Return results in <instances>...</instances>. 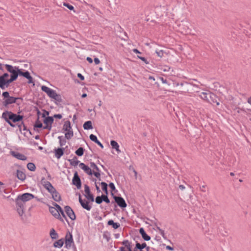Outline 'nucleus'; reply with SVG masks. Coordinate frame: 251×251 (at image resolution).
Segmentation results:
<instances>
[{
    "instance_id": "28",
    "label": "nucleus",
    "mask_w": 251,
    "mask_h": 251,
    "mask_svg": "<svg viewBox=\"0 0 251 251\" xmlns=\"http://www.w3.org/2000/svg\"><path fill=\"white\" fill-rule=\"evenodd\" d=\"M110 144L113 149H115L117 151H120L119 150V146L117 142L114 140H111Z\"/></svg>"
},
{
    "instance_id": "3",
    "label": "nucleus",
    "mask_w": 251,
    "mask_h": 251,
    "mask_svg": "<svg viewBox=\"0 0 251 251\" xmlns=\"http://www.w3.org/2000/svg\"><path fill=\"white\" fill-rule=\"evenodd\" d=\"M4 66L7 71L11 74L10 80L12 82L16 80L19 75L20 69L18 67L9 64H5Z\"/></svg>"
},
{
    "instance_id": "39",
    "label": "nucleus",
    "mask_w": 251,
    "mask_h": 251,
    "mask_svg": "<svg viewBox=\"0 0 251 251\" xmlns=\"http://www.w3.org/2000/svg\"><path fill=\"white\" fill-rule=\"evenodd\" d=\"M52 99L59 102H61L62 101L61 96L59 94H57V93L55 94V96Z\"/></svg>"
},
{
    "instance_id": "42",
    "label": "nucleus",
    "mask_w": 251,
    "mask_h": 251,
    "mask_svg": "<svg viewBox=\"0 0 251 251\" xmlns=\"http://www.w3.org/2000/svg\"><path fill=\"white\" fill-rule=\"evenodd\" d=\"M90 166L91 168H92L94 169H95L97 171L100 172L99 168L98 167V166L94 162H90Z\"/></svg>"
},
{
    "instance_id": "23",
    "label": "nucleus",
    "mask_w": 251,
    "mask_h": 251,
    "mask_svg": "<svg viewBox=\"0 0 251 251\" xmlns=\"http://www.w3.org/2000/svg\"><path fill=\"white\" fill-rule=\"evenodd\" d=\"M44 188L50 193L53 192V191L56 190L50 182L45 185Z\"/></svg>"
},
{
    "instance_id": "41",
    "label": "nucleus",
    "mask_w": 251,
    "mask_h": 251,
    "mask_svg": "<svg viewBox=\"0 0 251 251\" xmlns=\"http://www.w3.org/2000/svg\"><path fill=\"white\" fill-rule=\"evenodd\" d=\"M90 139L91 140L94 142L95 143H97L99 141L97 136L93 134L90 135Z\"/></svg>"
},
{
    "instance_id": "51",
    "label": "nucleus",
    "mask_w": 251,
    "mask_h": 251,
    "mask_svg": "<svg viewBox=\"0 0 251 251\" xmlns=\"http://www.w3.org/2000/svg\"><path fill=\"white\" fill-rule=\"evenodd\" d=\"M182 32H184L185 34H190L191 33V29L189 28L188 26H187V28H185L184 31Z\"/></svg>"
},
{
    "instance_id": "12",
    "label": "nucleus",
    "mask_w": 251,
    "mask_h": 251,
    "mask_svg": "<svg viewBox=\"0 0 251 251\" xmlns=\"http://www.w3.org/2000/svg\"><path fill=\"white\" fill-rule=\"evenodd\" d=\"M16 203L17 212L20 215L22 216L24 213L25 204H24L23 202L21 201L16 200Z\"/></svg>"
},
{
    "instance_id": "30",
    "label": "nucleus",
    "mask_w": 251,
    "mask_h": 251,
    "mask_svg": "<svg viewBox=\"0 0 251 251\" xmlns=\"http://www.w3.org/2000/svg\"><path fill=\"white\" fill-rule=\"evenodd\" d=\"M43 127L42 123L39 121V117H38L34 125V129L35 128H41Z\"/></svg>"
},
{
    "instance_id": "63",
    "label": "nucleus",
    "mask_w": 251,
    "mask_h": 251,
    "mask_svg": "<svg viewBox=\"0 0 251 251\" xmlns=\"http://www.w3.org/2000/svg\"><path fill=\"white\" fill-rule=\"evenodd\" d=\"M87 61H88L90 63H92L93 62L92 59L90 57H87L86 58Z\"/></svg>"
},
{
    "instance_id": "17",
    "label": "nucleus",
    "mask_w": 251,
    "mask_h": 251,
    "mask_svg": "<svg viewBox=\"0 0 251 251\" xmlns=\"http://www.w3.org/2000/svg\"><path fill=\"white\" fill-rule=\"evenodd\" d=\"M55 156L57 159H59L64 153V148H59L54 150Z\"/></svg>"
},
{
    "instance_id": "56",
    "label": "nucleus",
    "mask_w": 251,
    "mask_h": 251,
    "mask_svg": "<svg viewBox=\"0 0 251 251\" xmlns=\"http://www.w3.org/2000/svg\"><path fill=\"white\" fill-rule=\"evenodd\" d=\"M77 76L78 78L80 79L81 80H83L84 79V77L80 73H78Z\"/></svg>"
},
{
    "instance_id": "20",
    "label": "nucleus",
    "mask_w": 251,
    "mask_h": 251,
    "mask_svg": "<svg viewBox=\"0 0 251 251\" xmlns=\"http://www.w3.org/2000/svg\"><path fill=\"white\" fill-rule=\"evenodd\" d=\"M139 232L141 234L142 238L145 240L149 241L151 239V237L146 234L143 228H140Z\"/></svg>"
},
{
    "instance_id": "64",
    "label": "nucleus",
    "mask_w": 251,
    "mask_h": 251,
    "mask_svg": "<svg viewBox=\"0 0 251 251\" xmlns=\"http://www.w3.org/2000/svg\"><path fill=\"white\" fill-rule=\"evenodd\" d=\"M132 51L136 53H139V54H140L141 53V52H140L137 49H133Z\"/></svg>"
},
{
    "instance_id": "36",
    "label": "nucleus",
    "mask_w": 251,
    "mask_h": 251,
    "mask_svg": "<svg viewBox=\"0 0 251 251\" xmlns=\"http://www.w3.org/2000/svg\"><path fill=\"white\" fill-rule=\"evenodd\" d=\"M83 170L88 175L92 176L93 175L92 170L87 165L83 169Z\"/></svg>"
},
{
    "instance_id": "7",
    "label": "nucleus",
    "mask_w": 251,
    "mask_h": 251,
    "mask_svg": "<svg viewBox=\"0 0 251 251\" xmlns=\"http://www.w3.org/2000/svg\"><path fill=\"white\" fill-rule=\"evenodd\" d=\"M73 246H74V243L72 234L70 232H68L65 236V246L67 248L69 249Z\"/></svg>"
},
{
    "instance_id": "59",
    "label": "nucleus",
    "mask_w": 251,
    "mask_h": 251,
    "mask_svg": "<svg viewBox=\"0 0 251 251\" xmlns=\"http://www.w3.org/2000/svg\"><path fill=\"white\" fill-rule=\"evenodd\" d=\"M159 78L160 79V80H161V81L163 83H168L167 79H164L163 77H160Z\"/></svg>"
},
{
    "instance_id": "14",
    "label": "nucleus",
    "mask_w": 251,
    "mask_h": 251,
    "mask_svg": "<svg viewBox=\"0 0 251 251\" xmlns=\"http://www.w3.org/2000/svg\"><path fill=\"white\" fill-rule=\"evenodd\" d=\"M200 97L201 98L206 101H211L209 98H215V94L213 93H202L200 95Z\"/></svg>"
},
{
    "instance_id": "53",
    "label": "nucleus",
    "mask_w": 251,
    "mask_h": 251,
    "mask_svg": "<svg viewBox=\"0 0 251 251\" xmlns=\"http://www.w3.org/2000/svg\"><path fill=\"white\" fill-rule=\"evenodd\" d=\"M49 115V112L46 110H44V113L42 114V116L43 118H46V116Z\"/></svg>"
},
{
    "instance_id": "26",
    "label": "nucleus",
    "mask_w": 251,
    "mask_h": 251,
    "mask_svg": "<svg viewBox=\"0 0 251 251\" xmlns=\"http://www.w3.org/2000/svg\"><path fill=\"white\" fill-rule=\"evenodd\" d=\"M64 244V241L63 239H60L55 241L53 244V246L55 248H61Z\"/></svg>"
},
{
    "instance_id": "25",
    "label": "nucleus",
    "mask_w": 251,
    "mask_h": 251,
    "mask_svg": "<svg viewBox=\"0 0 251 251\" xmlns=\"http://www.w3.org/2000/svg\"><path fill=\"white\" fill-rule=\"evenodd\" d=\"M69 161L70 162V164L74 166H77L80 162L79 161L77 160V158L76 156H74L72 159H69Z\"/></svg>"
},
{
    "instance_id": "18",
    "label": "nucleus",
    "mask_w": 251,
    "mask_h": 251,
    "mask_svg": "<svg viewBox=\"0 0 251 251\" xmlns=\"http://www.w3.org/2000/svg\"><path fill=\"white\" fill-rule=\"evenodd\" d=\"M50 194H51L52 198L54 201L59 202L61 200V196L56 190H54L53 192H52Z\"/></svg>"
},
{
    "instance_id": "15",
    "label": "nucleus",
    "mask_w": 251,
    "mask_h": 251,
    "mask_svg": "<svg viewBox=\"0 0 251 251\" xmlns=\"http://www.w3.org/2000/svg\"><path fill=\"white\" fill-rule=\"evenodd\" d=\"M79 201L83 208L87 210H90L91 209V206L89 205V202L85 200H82L80 194H79Z\"/></svg>"
},
{
    "instance_id": "19",
    "label": "nucleus",
    "mask_w": 251,
    "mask_h": 251,
    "mask_svg": "<svg viewBox=\"0 0 251 251\" xmlns=\"http://www.w3.org/2000/svg\"><path fill=\"white\" fill-rule=\"evenodd\" d=\"M16 176L19 179L22 181L25 180L26 178L25 174L23 172L19 170H17V171Z\"/></svg>"
},
{
    "instance_id": "57",
    "label": "nucleus",
    "mask_w": 251,
    "mask_h": 251,
    "mask_svg": "<svg viewBox=\"0 0 251 251\" xmlns=\"http://www.w3.org/2000/svg\"><path fill=\"white\" fill-rule=\"evenodd\" d=\"M53 117L60 119L62 118V116L61 114H58L54 115Z\"/></svg>"
},
{
    "instance_id": "54",
    "label": "nucleus",
    "mask_w": 251,
    "mask_h": 251,
    "mask_svg": "<svg viewBox=\"0 0 251 251\" xmlns=\"http://www.w3.org/2000/svg\"><path fill=\"white\" fill-rule=\"evenodd\" d=\"M53 205L54 206H55V209H57V211H59V210H61V207L60 205H59L58 204L56 203H54L53 204Z\"/></svg>"
},
{
    "instance_id": "4",
    "label": "nucleus",
    "mask_w": 251,
    "mask_h": 251,
    "mask_svg": "<svg viewBox=\"0 0 251 251\" xmlns=\"http://www.w3.org/2000/svg\"><path fill=\"white\" fill-rule=\"evenodd\" d=\"M62 129L67 132L65 134V137L67 139L69 140L74 136L73 131L71 126V122L69 121H66L64 122Z\"/></svg>"
},
{
    "instance_id": "21",
    "label": "nucleus",
    "mask_w": 251,
    "mask_h": 251,
    "mask_svg": "<svg viewBox=\"0 0 251 251\" xmlns=\"http://www.w3.org/2000/svg\"><path fill=\"white\" fill-rule=\"evenodd\" d=\"M123 244L125 247L121 248V251H131L130 245L127 241L123 242Z\"/></svg>"
},
{
    "instance_id": "61",
    "label": "nucleus",
    "mask_w": 251,
    "mask_h": 251,
    "mask_svg": "<svg viewBox=\"0 0 251 251\" xmlns=\"http://www.w3.org/2000/svg\"><path fill=\"white\" fill-rule=\"evenodd\" d=\"M60 213L62 215V216L66 219V216L65 215V214H64V211L62 210V209L61 208V210H59V213L60 214Z\"/></svg>"
},
{
    "instance_id": "22",
    "label": "nucleus",
    "mask_w": 251,
    "mask_h": 251,
    "mask_svg": "<svg viewBox=\"0 0 251 251\" xmlns=\"http://www.w3.org/2000/svg\"><path fill=\"white\" fill-rule=\"evenodd\" d=\"M83 127L85 130L92 129L93 128L92 126V123L91 121L85 122L83 125Z\"/></svg>"
},
{
    "instance_id": "55",
    "label": "nucleus",
    "mask_w": 251,
    "mask_h": 251,
    "mask_svg": "<svg viewBox=\"0 0 251 251\" xmlns=\"http://www.w3.org/2000/svg\"><path fill=\"white\" fill-rule=\"evenodd\" d=\"M44 129H47L48 130H50L51 128V125H46V126L43 127Z\"/></svg>"
},
{
    "instance_id": "62",
    "label": "nucleus",
    "mask_w": 251,
    "mask_h": 251,
    "mask_svg": "<svg viewBox=\"0 0 251 251\" xmlns=\"http://www.w3.org/2000/svg\"><path fill=\"white\" fill-rule=\"evenodd\" d=\"M79 167L83 170V169L86 166L83 163H80L79 164Z\"/></svg>"
},
{
    "instance_id": "40",
    "label": "nucleus",
    "mask_w": 251,
    "mask_h": 251,
    "mask_svg": "<svg viewBox=\"0 0 251 251\" xmlns=\"http://www.w3.org/2000/svg\"><path fill=\"white\" fill-rule=\"evenodd\" d=\"M101 198H102V201H104L106 203H110V200L109 199H108V197H107V195H101Z\"/></svg>"
},
{
    "instance_id": "49",
    "label": "nucleus",
    "mask_w": 251,
    "mask_h": 251,
    "mask_svg": "<svg viewBox=\"0 0 251 251\" xmlns=\"http://www.w3.org/2000/svg\"><path fill=\"white\" fill-rule=\"evenodd\" d=\"M133 211L135 212V214H136V217L138 218H140L141 219H142V220H144V218L143 217V215L142 214H139V213H137L136 211H135V210L134 209L133 210Z\"/></svg>"
},
{
    "instance_id": "32",
    "label": "nucleus",
    "mask_w": 251,
    "mask_h": 251,
    "mask_svg": "<svg viewBox=\"0 0 251 251\" xmlns=\"http://www.w3.org/2000/svg\"><path fill=\"white\" fill-rule=\"evenodd\" d=\"M84 150L82 147H79L75 151V154L78 156H81L83 155Z\"/></svg>"
},
{
    "instance_id": "58",
    "label": "nucleus",
    "mask_w": 251,
    "mask_h": 251,
    "mask_svg": "<svg viewBox=\"0 0 251 251\" xmlns=\"http://www.w3.org/2000/svg\"><path fill=\"white\" fill-rule=\"evenodd\" d=\"M94 62L96 64H99L100 63V61L98 58L95 57L94 59Z\"/></svg>"
},
{
    "instance_id": "9",
    "label": "nucleus",
    "mask_w": 251,
    "mask_h": 251,
    "mask_svg": "<svg viewBox=\"0 0 251 251\" xmlns=\"http://www.w3.org/2000/svg\"><path fill=\"white\" fill-rule=\"evenodd\" d=\"M19 75L22 76L28 79V83H33L34 85L32 77L30 75L28 71L23 72V70L20 69Z\"/></svg>"
},
{
    "instance_id": "1",
    "label": "nucleus",
    "mask_w": 251,
    "mask_h": 251,
    "mask_svg": "<svg viewBox=\"0 0 251 251\" xmlns=\"http://www.w3.org/2000/svg\"><path fill=\"white\" fill-rule=\"evenodd\" d=\"M1 118L4 120L11 127H14L16 125L13 123H15L21 121L23 119L24 116L6 110L2 113Z\"/></svg>"
},
{
    "instance_id": "13",
    "label": "nucleus",
    "mask_w": 251,
    "mask_h": 251,
    "mask_svg": "<svg viewBox=\"0 0 251 251\" xmlns=\"http://www.w3.org/2000/svg\"><path fill=\"white\" fill-rule=\"evenodd\" d=\"M65 211L71 220H75L76 216L73 209L69 206L65 207Z\"/></svg>"
},
{
    "instance_id": "50",
    "label": "nucleus",
    "mask_w": 251,
    "mask_h": 251,
    "mask_svg": "<svg viewBox=\"0 0 251 251\" xmlns=\"http://www.w3.org/2000/svg\"><path fill=\"white\" fill-rule=\"evenodd\" d=\"M137 57L139 59H140L141 60L144 61L146 64H148L149 62L147 61V59L144 57H142L140 56H137Z\"/></svg>"
},
{
    "instance_id": "43",
    "label": "nucleus",
    "mask_w": 251,
    "mask_h": 251,
    "mask_svg": "<svg viewBox=\"0 0 251 251\" xmlns=\"http://www.w3.org/2000/svg\"><path fill=\"white\" fill-rule=\"evenodd\" d=\"M209 99L211 101H208V102H209L210 103H216V104L217 105H219V102H217V100H216V97L215 95V98H212V99L209 98Z\"/></svg>"
},
{
    "instance_id": "5",
    "label": "nucleus",
    "mask_w": 251,
    "mask_h": 251,
    "mask_svg": "<svg viewBox=\"0 0 251 251\" xmlns=\"http://www.w3.org/2000/svg\"><path fill=\"white\" fill-rule=\"evenodd\" d=\"M34 198L33 195L30 193H24L23 195H19L16 200H20L23 202V203L25 204V202L27 201H28Z\"/></svg>"
},
{
    "instance_id": "31",
    "label": "nucleus",
    "mask_w": 251,
    "mask_h": 251,
    "mask_svg": "<svg viewBox=\"0 0 251 251\" xmlns=\"http://www.w3.org/2000/svg\"><path fill=\"white\" fill-rule=\"evenodd\" d=\"M108 225L112 226L114 229H117L120 226V224L118 223H114V221H108Z\"/></svg>"
},
{
    "instance_id": "48",
    "label": "nucleus",
    "mask_w": 251,
    "mask_h": 251,
    "mask_svg": "<svg viewBox=\"0 0 251 251\" xmlns=\"http://www.w3.org/2000/svg\"><path fill=\"white\" fill-rule=\"evenodd\" d=\"M93 174L97 177L100 180V172L97 171V172H93Z\"/></svg>"
},
{
    "instance_id": "6",
    "label": "nucleus",
    "mask_w": 251,
    "mask_h": 251,
    "mask_svg": "<svg viewBox=\"0 0 251 251\" xmlns=\"http://www.w3.org/2000/svg\"><path fill=\"white\" fill-rule=\"evenodd\" d=\"M111 195L113 196L115 200V202L121 208H125L126 206V203L125 200L121 197H118L114 195V194L111 192Z\"/></svg>"
},
{
    "instance_id": "45",
    "label": "nucleus",
    "mask_w": 251,
    "mask_h": 251,
    "mask_svg": "<svg viewBox=\"0 0 251 251\" xmlns=\"http://www.w3.org/2000/svg\"><path fill=\"white\" fill-rule=\"evenodd\" d=\"M63 5H64V6L67 7L70 10H74V6L73 5L70 4L69 3L64 2Z\"/></svg>"
},
{
    "instance_id": "33",
    "label": "nucleus",
    "mask_w": 251,
    "mask_h": 251,
    "mask_svg": "<svg viewBox=\"0 0 251 251\" xmlns=\"http://www.w3.org/2000/svg\"><path fill=\"white\" fill-rule=\"evenodd\" d=\"M50 237L52 239H55L58 237L57 233L56 232V231H55V230L53 228H52L50 230Z\"/></svg>"
},
{
    "instance_id": "44",
    "label": "nucleus",
    "mask_w": 251,
    "mask_h": 251,
    "mask_svg": "<svg viewBox=\"0 0 251 251\" xmlns=\"http://www.w3.org/2000/svg\"><path fill=\"white\" fill-rule=\"evenodd\" d=\"M95 201L97 204H100L102 202V200L101 196H97L95 199Z\"/></svg>"
},
{
    "instance_id": "27",
    "label": "nucleus",
    "mask_w": 251,
    "mask_h": 251,
    "mask_svg": "<svg viewBox=\"0 0 251 251\" xmlns=\"http://www.w3.org/2000/svg\"><path fill=\"white\" fill-rule=\"evenodd\" d=\"M54 121L52 117L48 116L44 120V123L46 125H52Z\"/></svg>"
},
{
    "instance_id": "29",
    "label": "nucleus",
    "mask_w": 251,
    "mask_h": 251,
    "mask_svg": "<svg viewBox=\"0 0 251 251\" xmlns=\"http://www.w3.org/2000/svg\"><path fill=\"white\" fill-rule=\"evenodd\" d=\"M102 190L105 193L106 195H108V190H107V184L105 182H101L100 183Z\"/></svg>"
},
{
    "instance_id": "37",
    "label": "nucleus",
    "mask_w": 251,
    "mask_h": 251,
    "mask_svg": "<svg viewBox=\"0 0 251 251\" xmlns=\"http://www.w3.org/2000/svg\"><path fill=\"white\" fill-rule=\"evenodd\" d=\"M27 168L29 171H34L36 169L35 164L34 163H31V162L28 163L27 164Z\"/></svg>"
},
{
    "instance_id": "47",
    "label": "nucleus",
    "mask_w": 251,
    "mask_h": 251,
    "mask_svg": "<svg viewBox=\"0 0 251 251\" xmlns=\"http://www.w3.org/2000/svg\"><path fill=\"white\" fill-rule=\"evenodd\" d=\"M49 181L46 180L45 177H42L41 180V183L44 186V187L46 185Z\"/></svg>"
},
{
    "instance_id": "35",
    "label": "nucleus",
    "mask_w": 251,
    "mask_h": 251,
    "mask_svg": "<svg viewBox=\"0 0 251 251\" xmlns=\"http://www.w3.org/2000/svg\"><path fill=\"white\" fill-rule=\"evenodd\" d=\"M18 127H19V130H20V131H21L22 127V128H23V130H27V131H28L29 132V133H30V134H31V132L30 131V130H29V129H27V127H26V126H25V124H24V123L23 122H22V123H21L20 124L18 125Z\"/></svg>"
},
{
    "instance_id": "11",
    "label": "nucleus",
    "mask_w": 251,
    "mask_h": 251,
    "mask_svg": "<svg viewBox=\"0 0 251 251\" xmlns=\"http://www.w3.org/2000/svg\"><path fill=\"white\" fill-rule=\"evenodd\" d=\"M84 191L86 194L85 195V197L87 199V200L91 201L92 202L94 201V196L91 193L90 188L86 184L84 185Z\"/></svg>"
},
{
    "instance_id": "52",
    "label": "nucleus",
    "mask_w": 251,
    "mask_h": 251,
    "mask_svg": "<svg viewBox=\"0 0 251 251\" xmlns=\"http://www.w3.org/2000/svg\"><path fill=\"white\" fill-rule=\"evenodd\" d=\"M109 186L112 190V191H114L116 189L115 186L113 182H110L109 184Z\"/></svg>"
},
{
    "instance_id": "38",
    "label": "nucleus",
    "mask_w": 251,
    "mask_h": 251,
    "mask_svg": "<svg viewBox=\"0 0 251 251\" xmlns=\"http://www.w3.org/2000/svg\"><path fill=\"white\" fill-rule=\"evenodd\" d=\"M147 246V244L145 243H143L142 244H140L138 243L136 244V248L139 250H142L145 248Z\"/></svg>"
},
{
    "instance_id": "10",
    "label": "nucleus",
    "mask_w": 251,
    "mask_h": 251,
    "mask_svg": "<svg viewBox=\"0 0 251 251\" xmlns=\"http://www.w3.org/2000/svg\"><path fill=\"white\" fill-rule=\"evenodd\" d=\"M41 90L45 92L48 96L50 97V98H53V97L55 96V94L56 93V91L54 90H52L47 86H42L41 87Z\"/></svg>"
},
{
    "instance_id": "8",
    "label": "nucleus",
    "mask_w": 251,
    "mask_h": 251,
    "mask_svg": "<svg viewBox=\"0 0 251 251\" xmlns=\"http://www.w3.org/2000/svg\"><path fill=\"white\" fill-rule=\"evenodd\" d=\"M72 183L73 185L76 186L77 189H80L81 188V180L77 172H75L74 173V177L72 179Z\"/></svg>"
},
{
    "instance_id": "34",
    "label": "nucleus",
    "mask_w": 251,
    "mask_h": 251,
    "mask_svg": "<svg viewBox=\"0 0 251 251\" xmlns=\"http://www.w3.org/2000/svg\"><path fill=\"white\" fill-rule=\"evenodd\" d=\"M58 139L59 140V145L61 147L65 145L66 143V140L65 138H63L62 136H58Z\"/></svg>"
},
{
    "instance_id": "24",
    "label": "nucleus",
    "mask_w": 251,
    "mask_h": 251,
    "mask_svg": "<svg viewBox=\"0 0 251 251\" xmlns=\"http://www.w3.org/2000/svg\"><path fill=\"white\" fill-rule=\"evenodd\" d=\"M50 211L52 214V215H53L56 218L60 216V214L58 213V211H57V209H55V208L54 207H50Z\"/></svg>"
},
{
    "instance_id": "16",
    "label": "nucleus",
    "mask_w": 251,
    "mask_h": 251,
    "mask_svg": "<svg viewBox=\"0 0 251 251\" xmlns=\"http://www.w3.org/2000/svg\"><path fill=\"white\" fill-rule=\"evenodd\" d=\"M10 153L13 156L21 160H25L27 159V157L24 154L18 152L11 151Z\"/></svg>"
},
{
    "instance_id": "2",
    "label": "nucleus",
    "mask_w": 251,
    "mask_h": 251,
    "mask_svg": "<svg viewBox=\"0 0 251 251\" xmlns=\"http://www.w3.org/2000/svg\"><path fill=\"white\" fill-rule=\"evenodd\" d=\"M2 96L3 98L2 105L6 108H7L10 104L16 103L17 100H22L21 98L10 96L9 92L7 91L3 92Z\"/></svg>"
},
{
    "instance_id": "60",
    "label": "nucleus",
    "mask_w": 251,
    "mask_h": 251,
    "mask_svg": "<svg viewBox=\"0 0 251 251\" xmlns=\"http://www.w3.org/2000/svg\"><path fill=\"white\" fill-rule=\"evenodd\" d=\"M60 213L62 215V216L66 219V216L65 215V214H64V211L62 210V209L61 208V210H59V213L60 214Z\"/></svg>"
},
{
    "instance_id": "46",
    "label": "nucleus",
    "mask_w": 251,
    "mask_h": 251,
    "mask_svg": "<svg viewBox=\"0 0 251 251\" xmlns=\"http://www.w3.org/2000/svg\"><path fill=\"white\" fill-rule=\"evenodd\" d=\"M155 52L157 54L158 56L160 57H162L163 56L164 51L163 50H160L158 51L156 50Z\"/></svg>"
}]
</instances>
